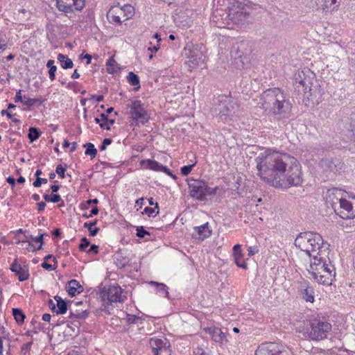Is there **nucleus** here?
<instances>
[{
    "instance_id": "obj_21",
    "label": "nucleus",
    "mask_w": 355,
    "mask_h": 355,
    "mask_svg": "<svg viewBox=\"0 0 355 355\" xmlns=\"http://www.w3.org/2000/svg\"><path fill=\"white\" fill-rule=\"evenodd\" d=\"M233 255L234 261L236 266L241 268L246 269L247 264L243 259V254L241 252V246L239 244H236L233 248Z\"/></svg>"
},
{
    "instance_id": "obj_22",
    "label": "nucleus",
    "mask_w": 355,
    "mask_h": 355,
    "mask_svg": "<svg viewBox=\"0 0 355 355\" xmlns=\"http://www.w3.org/2000/svg\"><path fill=\"white\" fill-rule=\"evenodd\" d=\"M205 331L211 337L215 342H223L225 338V334L220 329L215 327L205 329Z\"/></svg>"
},
{
    "instance_id": "obj_44",
    "label": "nucleus",
    "mask_w": 355,
    "mask_h": 355,
    "mask_svg": "<svg viewBox=\"0 0 355 355\" xmlns=\"http://www.w3.org/2000/svg\"><path fill=\"white\" fill-rule=\"evenodd\" d=\"M98 202V200L97 198H94V199H92V200H88L85 202V203H82L80 205V208L82 209H86L89 207V206L90 205H92V203H94V204H97Z\"/></svg>"
},
{
    "instance_id": "obj_32",
    "label": "nucleus",
    "mask_w": 355,
    "mask_h": 355,
    "mask_svg": "<svg viewBox=\"0 0 355 355\" xmlns=\"http://www.w3.org/2000/svg\"><path fill=\"white\" fill-rule=\"evenodd\" d=\"M12 315L17 323L21 324L24 322L26 316L20 309H12Z\"/></svg>"
},
{
    "instance_id": "obj_15",
    "label": "nucleus",
    "mask_w": 355,
    "mask_h": 355,
    "mask_svg": "<svg viewBox=\"0 0 355 355\" xmlns=\"http://www.w3.org/2000/svg\"><path fill=\"white\" fill-rule=\"evenodd\" d=\"M334 211L343 219L354 218L355 217V210L352 207V202L345 198L338 203Z\"/></svg>"
},
{
    "instance_id": "obj_25",
    "label": "nucleus",
    "mask_w": 355,
    "mask_h": 355,
    "mask_svg": "<svg viewBox=\"0 0 355 355\" xmlns=\"http://www.w3.org/2000/svg\"><path fill=\"white\" fill-rule=\"evenodd\" d=\"M54 299L57 302L56 306L58 309L55 311L56 313L64 314L67 311V302L64 300H62L61 297L58 295L55 296Z\"/></svg>"
},
{
    "instance_id": "obj_58",
    "label": "nucleus",
    "mask_w": 355,
    "mask_h": 355,
    "mask_svg": "<svg viewBox=\"0 0 355 355\" xmlns=\"http://www.w3.org/2000/svg\"><path fill=\"white\" fill-rule=\"evenodd\" d=\"M116 9L121 12L128 11L130 13H131L133 10V8L130 6H125L123 8L116 7Z\"/></svg>"
},
{
    "instance_id": "obj_62",
    "label": "nucleus",
    "mask_w": 355,
    "mask_h": 355,
    "mask_svg": "<svg viewBox=\"0 0 355 355\" xmlns=\"http://www.w3.org/2000/svg\"><path fill=\"white\" fill-rule=\"evenodd\" d=\"M98 209L97 207H94L92 209L91 211H90V214H89V216H93L94 215H96L98 214Z\"/></svg>"
},
{
    "instance_id": "obj_40",
    "label": "nucleus",
    "mask_w": 355,
    "mask_h": 355,
    "mask_svg": "<svg viewBox=\"0 0 355 355\" xmlns=\"http://www.w3.org/2000/svg\"><path fill=\"white\" fill-rule=\"evenodd\" d=\"M141 318L136 315H128L127 322L128 324H139L141 323Z\"/></svg>"
},
{
    "instance_id": "obj_9",
    "label": "nucleus",
    "mask_w": 355,
    "mask_h": 355,
    "mask_svg": "<svg viewBox=\"0 0 355 355\" xmlns=\"http://www.w3.org/2000/svg\"><path fill=\"white\" fill-rule=\"evenodd\" d=\"M190 196L198 200H205L208 196H214L216 193L218 187L211 188L202 180H188Z\"/></svg>"
},
{
    "instance_id": "obj_38",
    "label": "nucleus",
    "mask_w": 355,
    "mask_h": 355,
    "mask_svg": "<svg viewBox=\"0 0 355 355\" xmlns=\"http://www.w3.org/2000/svg\"><path fill=\"white\" fill-rule=\"evenodd\" d=\"M87 315L88 313L86 311L77 313L71 312L69 318L71 319H85L87 316Z\"/></svg>"
},
{
    "instance_id": "obj_29",
    "label": "nucleus",
    "mask_w": 355,
    "mask_h": 355,
    "mask_svg": "<svg viewBox=\"0 0 355 355\" xmlns=\"http://www.w3.org/2000/svg\"><path fill=\"white\" fill-rule=\"evenodd\" d=\"M150 284L151 285H155L157 287V291L159 293L160 295L168 297V292L167 290V286L163 283H158L156 282H150Z\"/></svg>"
},
{
    "instance_id": "obj_47",
    "label": "nucleus",
    "mask_w": 355,
    "mask_h": 355,
    "mask_svg": "<svg viewBox=\"0 0 355 355\" xmlns=\"http://www.w3.org/2000/svg\"><path fill=\"white\" fill-rule=\"evenodd\" d=\"M144 213L148 214V216L149 217H150V216L155 217L157 215L156 211H155V208L148 207H147L144 209L142 214H144Z\"/></svg>"
},
{
    "instance_id": "obj_27",
    "label": "nucleus",
    "mask_w": 355,
    "mask_h": 355,
    "mask_svg": "<svg viewBox=\"0 0 355 355\" xmlns=\"http://www.w3.org/2000/svg\"><path fill=\"white\" fill-rule=\"evenodd\" d=\"M127 79L128 80V83L135 87L134 88L135 91L139 90L140 88V82L139 79V76L135 73L134 72H129L128 75L127 76Z\"/></svg>"
},
{
    "instance_id": "obj_45",
    "label": "nucleus",
    "mask_w": 355,
    "mask_h": 355,
    "mask_svg": "<svg viewBox=\"0 0 355 355\" xmlns=\"http://www.w3.org/2000/svg\"><path fill=\"white\" fill-rule=\"evenodd\" d=\"M47 179L37 177V178H36V180L33 183V185L35 187H40L42 185V184H46L47 183Z\"/></svg>"
},
{
    "instance_id": "obj_7",
    "label": "nucleus",
    "mask_w": 355,
    "mask_h": 355,
    "mask_svg": "<svg viewBox=\"0 0 355 355\" xmlns=\"http://www.w3.org/2000/svg\"><path fill=\"white\" fill-rule=\"evenodd\" d=\"M129 109V119L131 125H144L150 119L146 106L140 100H135L127 105Z\"/></svg>"
},
{
    "instance_id": "obj_36",
    "label": "nucleus",
    "mask_w": 355,
    "mask_h": 355,
    "mask_svg": "<svg viewBox=\"0 0 355 355\" xmlns=\"http://www.w3.org/2000/svg\"><path fill=\"white\" fill-rule=\"evenodd\" d=\"M315 3L324 11L331 8L330 0H316Z\"/></svg>"
},
{
    "instance_id": "obj_46",
    "label": "nucleus",
    "mask_w": 355,
    "mask_h": 355,
    "mask_svg": "<svg viewBox=\"0 0 355 355\" xmlns=\"http://www.w3.org/2000/svg\"><path fill=\"white\" fill-rule=\"evenodd\" d=\"M65 171L66 168L63 167L61 164H59L56 167L55 172L61 178H64Z\"/></svg>"
},
{
    "instance_id": "obj_50",
    "label": "nucleus",
    "mask_w": 355,
    "mask_h": 355,
    "mask_svg": "<svg viewBox=\"0 0 355 355\" xmlns=\"http://www.w3.org/2000/svg\"><path fill=\"white\" fill-rule=\"evenodd\" d=\"M8 47V43L6 39L0 38V53L5 51Z\"/></svg>"
},
{
    "instance_id": "obj_19",
    "label": "nucleus",
    "mask_w": 355,
    "mask_h": 355,
    "mask_svg": "<svg viewBox=\"0 0 355 355\" xmlns=\"http://www.w3.org/2000/svg\"><path fill=\"white\" fill-rule=\"evenodd\" d=\"M10 270L18 276L20 282H24L29 278L28 265H21L18 263L17 258H15L10 265Z\"/></svg>"
},
{
    "instance_id": "obj_41",
    "label": "nucleus",
    "mask_w": 355,
    "mask_h": 355,
    "mask_svg": "<svg viewBox=\"0 0 355 355\" xmlns=\"http://www.w3.org/2000/svg\"><path fill=\"white\" fill-rule=\"evenodd\" d=\"M44 234H43L39 235L37 237H33V236H31V239L32 241L40 243V245L35 250H41L42 248L43 237H44Z\"/></svg>"
},
{
    "instance_id": "obj_61",
    "label": "nucleus",
    "mask_w": 355,
    "mask_h": 355,
    "mask_svg": "<svg viewBox=\"0 0 355 355\" xmlns=\"http://www.w3.org/2000/svg\"><path fill=\"white\" fill-rule=\"evenodd\" d=\"M193 355H208L202 349L198 348L194 352Z\"/></svg>"
},
{
    "instance_id": "obj_2",
    "label": "nucleus",
    "mask_w": 355,
    "mask_h": 355,
    "mask_svg": "<svg viewBox=\"0 0 355 355\" xmlns=\"http://www.w3.org/2000/svg\"><path fill=\"white\" fill-rule=\"evenodd\" d=\"M260 103L265 111L279 118H288L291 112L292 105L288 95L278 87L263 92Z\"/></svg>"
},
{
    "instance_id": "obj_33",
    "label": "nucleus",
    "mask_w": 355,
    "mask_h": 355,
    "mask_svg": "<svg viewBox=\"0 0 355 355\" xmlns=\"http://www.w3.org/2000/svg\"><path fill=\"white\" fill-rule=\"evenodd\" d=\"M41 135V132L35 127H31L29 128V132L28 135V137L30 139L31 142H33L37 140Z\"/></svg>"
},
{
    "instance_id": "obj_30",
    "label": "nucleus",
    "mask_w": 355,
    "mask_h": 355,
    "mask_svg": "<svg viewBox=\"0 0 355 355\" xmlns=\"http://www.w3.org/2000/svg\"><path fill=\"white\" fill-rule=\"evenodd\" d=\"M84 148H85V154L86 155H89L92 159L96 157V155L97 154V150L96 149V148L93 144L86 143L84 145Z\"/></svg>"
},
{
    "instance_id": "obj_28",
    "label": "nucleus",
    "mask_w": 355,
    "mask_h": 355,
    "mask_svg": "<svg viewBox=\"0 0 355 355\" xmlns=\"http://www.w3.org/2000/svg\"><path fill=\"white\" fill-rule=\"evenodd\" d=\"M115 14H117V9L116 8H112L109 10V12L107 14V17L110 23H116L118 24H121L122 21L121 20V18L119 15H116Z\"/></svg>"
},
{
    "instance_id": "obj_10",
    "label": "nucleus",
    "mask_w": 355,
    "mask_h": 355,
    "mask_svg": "<svg viewBox=\"0 0 355 355\" xmlns=\"http://www.w3.org/2000/svg\"><path fill=\"white\" fill-rule=\"evenodd\" d=\"M249 53L248 43L241 41L236 42L232 46L230 55L238 67H243L249 61Z\"/></svg>"
},
{
    "instance_id": "obj_64",
    "label": "nucleus",
    "mask_w": 355,
    "mask_h": 355,
    "mask_svg": "<svg viewBox=\"0 0 355 355\" xmlns=\"http://www.w3.org/2000/svg\"><path fill=\"white\" fill-rule=\"evenodd\" d=\"M51 318V316L49 313H44L42 315V320L45 322H50Z\"/></svg>"
},
{
    "instance_id": "obj_35",
    "label": "nucleus",
    "mask_w": 355,
    "mask_h": 355,
    "mask_svg": "<svg viewBox=\"0 0 355 355\" xmlns=\"http://www.w3.org/2000/svg\"><path fill=\"white\" fill-rule=\"evenodd\" d=\"M37 102H40V103H42V101L39 98H27L26 96H24V101L22 103L24 105L27 106V108L29 109Z\"/></svg>"
},
{
    "instance_id": "obj_55",
    "label": "nucleus",
    "mask_w": 355,
    "mask_h": 355,
    "mask_svg": "<svg viewBox=\"0 0 355 355\" xmlns=\"http://www.w3.org/2000/svg\"><path fill=\"white\" fill-rule=\"evenodd\" d=\"M212 21L214 22H216V26H218V27H224L225 26V23L222 22V23H220L218 22L219 21V19L218 17V15L214 13L212 16Z\"/></svg>"
},
{
    "instance_id": "obj_17",
    "label": "nucleus",
    "mask_w": 355,
    "mask_h": 355,
    "mask_svg": "<svg viewBox=\"0 0 355 355\" xmlns=\"http://www.w3.org/2000/svg\"><path fill=\"white\" fill-rule=\"evenodd\" d=\"M297 290L301 297L307 302H314V289L309 282L302 280L297 282Z\"/></svg>"
},
{
    "instance_id": "obj_63",
    "label": "nucleus",
    "mask_w": 355,
    "mask_h": 355,
    "mask_svg": "<svg viewBox=\"0 0 355 355\" xmlns=\"http://www.w3.org/2000/svg\"><path fill=\"white\" fill-rule=\"evenodd\" d=\"M52 234L55 236V237H58V236H60L61 235V230L59 228H56L55 229L53 232H52Z\"/></svg>"
},
{
    "instance_id": "obj_20",
    "label": "nucleus",
    "mask_w": 355,
    "mask_h": 355,
    "mask_svg": "<svg viewBox=\"0 0 355 355\" xmlns=\"http://www.w3.org/2000/svg\"><path fill=\"white\" fill-rule=\"evenodd\" d=\"M148 343L153 355H159L161 352L166 350V347L169 346L166 338L162 339L156 337L150 338Z\"/></svg>"
},
{
    "instance_id": "obj_43",
    "label": "nucleus",
    "mask_w": 355,
    "mask_h": 355,
    "mask_svg": "<svg viewBox=\"0 0 355 355\" xmlns=\"http://www.w3.org/2000/svg\"><path fill=\"white\" fill-rule=\"evenodd\" d=\"M114 122V119H108V121L100 123V127L103 129L110 130V125H113Z\"/></svg>"
},
{
    "instance_id": "obj_59",
    "label": "nucleus",
    "mask_w": 355,
    "mask_h": 355,
    "mask_svg": "<svg viewBox=\"0 0 355 355\" xmlns=\"http://www.w3.org/2000/svg\"><path fill=\"white\" fill-rule=\"evenodd\" d=\"M61 200V197L58 194L53 193L51 197V202L57 203Z\"/></svg>"
},
{
    "instance_id": "obj_5",
    "label": "nucleus",
    "mask_w": 355,
    "mask_h": 355,
    "mask_svg": "<svg viewBox=\"0 0 355 355\" xmlns=\"http://www.w3.org/2000/svg\"><path fill=\"white\" fill-rule=\"evenodd\" d=\"M295 245L305 252L311 258L319 256V251L326 250L329 252V244L324 243L322 237L313 232H301L295 240Z\"/></svg>"
},
{
    "instance_id": "obj_56",
    "label": "nucleus",
    "mask_w": 355,
    "mask_h": 355,
    "mask_svg": "<svg viewBox=\"0 0 355 355\" xmlns=\"http://www.w3.org/2000/svg\"><path fill=\"white\" fill-rule=\"evenodd\" d=\"M351 123H350V128L351 130L353 132L354 135L355 136V113H352L351 114Z\"/></svg>"
},
{
    "instance_id": "obj_8",
    "label": "nucleus",
    "mask_w": 355,
    "mask_h": 355,
    "mask_svg": "<svg viewBox=\"0 0 355 355\" xmlns=\"http://www.w3.org/2000/svg\"><path fill=\"white\" fill-rule=\"evenodd\" d=\"M219 104L216 110L219 118L224 121H231L239 110V105L236 101L227 96H220Z\"/></svg>"
},
{
    "instance_id": "obj_37",
    "label": "nucleus",
    "mask_w": 355,
    "mask_h": 355,
    "mask_svg": "<svg viewBox=\"0 0 355 355\" xmlns=\"http://www.w3.org/2000/svg\"><path fill=\"white\" fill-rule=\"evenodd\" d=\"M90 245L89 241L86 238L83 237L81 239L80 243L79 245V249L80 251L87 252V248Z\"/></svg>"
},
{
    "instance_id": "obj_31",
    "label": "nucleus",
    "mask_w": 355,
    "mask_h": 355,
    "mask_svg": "<svg viewBox=\"0 0 355 355\" xmlns=\"http://www.w3.org/2000/svg\"><path fill=\"white\" fill-rule=\"evenodd\" d=\"M96 223H97V220H94V221L90 222V223H84V227L87 228L89 232V235L92 236H95L99 232L98 227H94V228L92 227L93 226L96 225Z\"/></svg>"
},
{
    "instance_id": "obj_6",
    "label": "nucleus",
    "mask_w": 355,
    "mask_h": 355,
    "mask_svg": "<svg viewBox=\"0 0 355 355\" xmlns=\"http://www.w3.org/2000/svg\"><path fill=\"white\" fill-rule=\"evenodd\" d=\"M331 329V323L324 318L317 317L309 320L308 326L300 332L306 338L318 341L327 338Z\"/></svg>"
},
{
    "instance_id": "obj_4",
    "label": "nucleus",
    "mask_w": 355,
    "mask_h": 355,
    "mask_svg": "<svg viewBox=\"0 0 355 355\" xmlns=\"http://www.w3.org/2000/svg\"><path fill=\"white\" fill-rule=\"evenodd\" d=\"M315 73L308 68L297 70L293 74V84L295 91L300 96L308 100H312L317 96V93L320 95V90L317 85L313 86Z\"/></svg>"
},
{
    "instance_id": "obj_12",
    "label": "nucleus",
    "mask_w": 355,
    "mask_h": 355,
    "mask_svg": "<svg viewBox=\"0 0 355 355\" xmlns=\"http://www.w3.org/2000/svg\"><path fill=\"white\" fill-rule=\"evenodd\" d=\"M255 355H292L291 350L277 343L263 344L256 350Z\"/></svg>"
},
{
    "instance_id": "obj_34",
    "label": "nucleus",
    "mask_w": 355,
    "mask_h": 355,
    "mask_svg": "<svg viewBox=\"0 0 355 355\" xmlns=\"http://www.w3.org/2000/svg\"><path fill=\"white\" fill-rule=\"evenodd\" d=\"M118 71V67L116 62L110 58L107 61V71L108 73L113 74Z\"/></svg>"
},
{
    "instance_id": "obj_60",
    "label": "nucleus",
    "mask_w": 355,
    "mask_h": 355,
    "mask_svg": "<svg viewBox=\"0 0 355 355\" xmlns=\"http://www.w3.org/2000/svg\"><path fill=\"white\" fill-rule=\"evenodd\" d=\"M46 207V203L44 202H40L37 203V210L39 212H42Z\"/></svg>"
},
{
    "instance_id": "obj_52",
    "label": "nucleus",
    "mask_w": 355,
    "mask_h": 355,
    "mask_svg": "<svg viewBox=\"0 0 355 355\" xmlns=\"http://www.w3.org/2000/svg\"><path fill=\"white\" fill-rule=\"evenodd\" d=\"M5 338L3 336V328L0 329V355H3V339Z\"/></svg>"
},
{
    "instance_id": "obj_1",
    "label": "nucleus",
    "mask_w": 355,
    "mask_h": 355,
    "mask_svg": "<svg viewBox=\"0 0 355 355\" xmlns=\"http://www.w3.org/2000/svg\"><path fill=\"white\" fill-rule=\"evenodd\" d=\"M258 175L275 187L287 189L302 182L300 162L291 155L266 149L255 157Z\"/></svg>"
},
{
    "instance_id": "obj_26",
    "label": "nucleus",
    "mask_w": 355,
    "mask_h": 355,
    "mask_svg": "<svg viewBox=\"0 0 355 355\" xmlns=\"http://www.w3.org/2000/svg\"><path fill=\"white\" fill-rule=\"evenodd\" d=\"M57 59L61 63V66L63 69H71L73 66L72 60L62 53L58 55Z\"/></svg>"
},
{
    "instance_id": "obj_42",
    "label": "nucleus",
    "mask_w": 355,
    "mask_h": 355,
    "mask_svg": "<svg viewBox=\"0 0 355 355\" xmlns=\"http://www.w3.org/2000/svg\"><path fill=\"white\" fill-rule=\"evenodd\" d=\"M137 236L139 238H144L146 235H150V233L144 229L142 226L137 227Z\"/></svg>"
},
{
    "instance_id": "obj_16",
    "label": "nucleus",
    "mask_w": 355,
    "mask_h": 355,
    "mask_svg": "<svg viewBox=\"0 0 355 355\" xmlns=\"http://www.w3.org/2000/svg\"><path fill=\"white\" fill-rule=\"evenodd\" d=\"M345 195V192L343 190L334 187L327 189L324 198L327 204L329 205L334 210Z\"/></svg>"
},
{
    "instance_id": "obj_48",
    "label": "nucleus",
    "mask_w": 355,
    "mask_h": 355,
    "mask_svg": "<svg viewBox=\"0 0 355 355\" xmlns=\"http://www.w3.org/2000/svg\"><path fill=\"white\" fill-rule=\"evenodd\" d=\"M42 267L44 269L47 270L48 271H52V270H54L55 269H56L57 265L53 266L51 264L48 263L46 261H44L42 263Z\"/></svg>"
},
{
    "instance_id": "obj_13",
    "label": "nucleus",
    "mask_w": 355,
    "mask_h": 355,
    "mask_svg": "<svg viewBox=\"0 0 355 355\" xmlns=\"http://www.w3.org/2000/svg\"><path fill=\"white\" fill-rule=\"evenodd\" d=\"M101 295L103 300L107 299L110 303L123 302L126 298L122 295V289L118 286H110L107 288H104Z\"/></svg>"
},
{
    "instance_id": "obj_54",
    "label": "nucleus",
    "mask_w": 355,
    "mask_h": 355,
    "mask_svg": "<svg viewBox=\"0 0 355 355\" xmlns=\"http://www.w3.org/2000/svg\"><path fill=\"white\" fill-rule=\"evenodd\" d=\"M90 248L87 250V253L97 254L98 252V246L96 245H91Z\"/></svg>"
},
{
    "instance_id": "obj_49",
    "label": "nucleus",
    "mask_w": 355,
    "mask_h": 355,
    "mask_svg": "<svg viewBox=\"0 0 355 355\" xmlns=\"http://www.w3.org/2000/svg\"><path fill=\"white\" fill-rule=\"evenodd\" d=\"M112 143V139L109 138H105L103 139L101 146H100L101 150H105L106 149L107 146L110 145Z\"/></svg>"
},
{
    "instance_id": "obj_18",
    "label": "nucleus",
    "mask_w": 355,
    "mask_h": 355,
    "mask_svg": "<svg viewBox=\"0 0 355 355\" xmlns=\"http://www.w3.org/2000/svg\"><path fill=\"white\" fill-rule=\"evenodd\" d=\"M140 165L146 169L153 170L155 171H162L166 174L173 177L174 179L176 178L175 175H173L171 172L170 169H168L166 166H163L158 162L153 159H143L140 162Z\"/></svg>"
},
{
    "instance_id": "obj_23",
    "label": "nucleus",
    "mask_w": 355,
    "mask_h": 355,
    "mask_svg": "<svg viewBox=\"0 0 355 355\" xmlns=\"http://www.w3.org/2000/svg\"><path fill=\"white\" fill-rule=\"evenodd\" d=\"M83 291L80 283L76 279H71L68 282V294L71 296H75L77 293H80Z\"/></svg>"
},
{
    "instance_id": "obj_14",
    "label": "nucleus",
    "mask_w": 355,
    "mask_h": 355,
    "mask_svg": "<svg viewBox=\"0 0 355 355\" xmlns=\"http://www.w3.org/2000/svg\"><path fill=\"white\" fill-rule=\"evenodd\" d=\"M60 11L72 12L73 10H81L85 5V0H55Z\"/></svg>"
},
{
    "instance_id": "obj_3",
    "label": "nucleus",
    "mask_w": 355,
    "mask_h": 355,
    "mask_svg": "<svg viewBox=\"0 0 355 355\" xmlns=\"http://www.w3.org/2000/svg\"><path fill=\"white\" fill-rule=\"evenodd\" d=\"M318 253L319 256L309 260V268L307 270L319 284L329 286L336 275L335 268L328 258L329 252L322 250Z\"/></svg>"
},
{
    "instance_id": "obj_51",
    "label": "nucleus",
    "mask_w": 355,
    "mask_h": 355,
    "mask_svg": "<svg viewBox=\"0 0 355 355\" xmlns=\"http://www.w3.org/2000/svg\"><path fill=\"white\" fill-rule=\"evenodd\" d=\"M57 70V67H51L49 68V78L51 80H54L55 78V71Z\"/></svg>"
},
{
    "instance_id": "obj_57",
    "label": "nucleus",
    "mask_w": 355,
    "mask_h": 355,
    "mask_svg": "<svg viewBox=\"0 0 355 355\" xmlns=\"http://www.w3.org/2000/svg\"><path fill=\"white\" fill-rule=\"evenodd\" d=\"M24 101V96H21V90H19L17 93H16V96L15 97V103H17V102H21V103H23Z\"/></svg>"
},
{
    "instance_id": "obj_39",
    "label": "nucleus",
    "mask_w": 355,
    "mask_h": 355,
    "mask_svg": "<svg viewBox=\"0 0 355 355\" xmlns=\"http://www.w3.org/2000/svg\"><path fill=\"white\" fill-rule=\"evenodd\" d=\"M196 162L193 163V164H189V165H187V166H184L181 168V173L183 175H189L193 167L196 165Z\"/></svg>"
},
{
    "instance_id": "obj_11",
    "label": "nucleus",
    "mask_w": 355,
    "mask_h": 355,
    "mask_svg": "<svg viewBox=\"0 0 355 355\" xmlns=\"http://www.w3.org/2000/svg\"><path fill=\"white\" fill-rule=\"evenodd\" d=\"M250 14L246 10L240 7L238 2L234 3L232 6L228 8L226 19L232 21L234 24H243L249 18Z\"/></svg>"
},
{
    "instance_id": "obj_24",
    "label": "nucleus",
    "mask_w": 355,
    "mask_h": 355,
    "mask_svg": "<svg viewBox=\"0 0 355 355\" xmlns=\"http://www.w3.org/2000/svg\"><path fill=\"white\" fill-rule=\"evenodd\" d=\"M194 232L199 235V239H201L207 238L211 234V230L209 229L208 223L199 227H195Z\"/></svg>"
},
{
    "instance_id": "obj_53",
    "label": "nucleus",
    "mask_w": 355,
    "mask_h": 355,
    "mask_svg": "<svg viewBox=\"0 0 355 355\" xmlns=\"http://www.w3.org/2000/svg\"><path fill=\"white\" fill-rule=\"evenodd\" d=\"M259 251L258 250V248L257 246H252V247H250L248 249V255L249 257H252L253 256L254 254H255L256 253H257Z\"/></svg>"
}]
</instances>
